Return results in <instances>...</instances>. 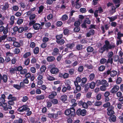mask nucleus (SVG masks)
<instances>
[{
	"mask_svg": "<svg viewBox=\"0 0 123 123\" xmlns=\"http://www.w3.org/2000/svg\"><path fill=\"white\" fill-rule=\"evenodd\" d=\"M55 59V58L53 56H48L47 58V60L49 62H52Z\"/></svg>",
	"mask_w": 123,
	"mask_h": 123,
	"instance_id": "nucleus-34",
	"label": "nucleus"
},
{
	"mask_svg": "<svg viewBox=\"0 0 123 123\" xmlns=\"http://www.w3.org/2000/svg\"><path fill=\"white\" fill-rule=\"evenodd\" d=\"M22 84H23V82H21L20 83V85H14L13 86L16 89H17L19 90H20L21 88V85Z\"/></svg>",
	"mask_w": 123,
	"mask_h": 123,
	"instance_id": "nucleus-16",
	"label": "nucleus"
},
{
	"mask_svg": "<svg viewBox=\"0 0 123 123\" xmlns=\"http://www.w3.org/2000/svg\"><path fill=\"white\" fill-rule=\"evenodd\" d=\"M36 98L37 99H44V96L43 95H41L37 96Z\"/></svg>",
	"mask_w": 123,
	"mask_h": 123,
	"instance_id": "nucleus-39",
	"label": "nucleus"
},
{
	"mask_svg": "<svg viewBox=\"0 0 123 123\" xmlns=\"http://www.w3.org/2000/svg\"><path fill=\"white\" fill-rule=\"evenodd\" d=\"M15 19V18L14 16H11L10 20L11 21L10 22V24L11 25H13L14 22V20Z\"/></svg>",
	"mask_w": 123,
	"mask_h": 123,
	"instance_id": "nucleus-32",
	"label": "nucleus"
},
{
	"mask_svg": "<svg viewBox=\"0 0 123 123\" xmlns=\"http://www.w3.org/2000/svg\"><path fill=\"white\" fill-rule=\"evenodd\" d=\"M1 79L3 80V81L5 82H6L7 80V76L6 75H3L2 77L1 78Z\"/></svg>",
	"mask_w": 123,
	"mask_h": 123,
	"instance_id": "nucleus-33",
	"label": "nucleus"
},
{
	"mask_svg": "<svg viewBox=\"0 0 123 123\" xmlns=\"http://www.w3.org/2000/svg\"><path fill=\"white\" fill-rule=\"evenodd\" d=\"M106 61V60L105 58H102L100 60V62L102 64H104Z\"/></svg>",
	"mask_w": 123,
	"mask_h": 123,
	"instance_id": "nucleus-64",
	"label": "nucleus"
},
{
	"mask_svg": "<svg viewBox=\"0 0 123 123\" xmlns=\"http://www.w3.org/2000/svg\"><path fill=\"white\" fill-rule=\"evenodd\" d=\"M74 70L73 69H69L68 72L69 74L71 75H72L74 74Z\"/></svg>",
	"mask_w": 123,
	"mask_h": 123,
	"instance_id": "nucleus-63",
	"label": "nucleus"
},
{
	"mask_svg": "<svg viewBox=\"0 0 123 123\" xmlns=\"http://www.w3.org/2000/svg\"><path fill=\"white\" fill-rule=\"evenodd\" d=\"M80 103L81 104L83 108H87L88 105L87 103L85 102H82V101L80 102Z\"/></svg>",
	"mask_w": 123,
	"mask_h": 123,
	"instance_id": "nucleus-30",
	"label": "nucleus"
},
{
	"mask_svg": "<svg viewBox=\"0 0 123 123\" xmlns=\"http://www.w3.org/2000/svg\"><path fill=\"white\" fill-rule=\"evenodd\" d=\"M56 42L57 43L60 45L63 44L65 42L64 40L63 39H62L60 40H57Z\"/></svg>",
	"mask_w": 123,
	"mask_h": 123,
	"instance_id": "nucleus-38",
	"label": "nucleus"
},
{
	"mask_svg": "<svg viewBox=\"0 0 123 123\" xmlns=\"http://www.w3.org/2000/svg\"><path fill=\"white\" fill-rule=\"evenodd\" d=\"M109 84L108 83L106 84V85H103L101 86L100 88V90L102 91H105L106 90V87L109 86Z\"/></svg>",
	"mask_w": 123,
	"mask_h": 123,
	"instance_id": "nucleus-14",
	"label": "nucleus"
},
{
	"mask_svg": "<svg viewBox=\"0 0 123 123\" xmlns=\"http://www.w3.org/2000/svg\"><path fill=\"white\" fill-rule=\"evenodd\" d=\"M80 24V22L79 21L75 22L74 23V25L75 26L77 27H79Z\"/></svg>",
	"mask_w": 123,
	"mask_h": 123,
	"instance_id": "nucleus-55",
	"label": "nucleus"
},
{
	"mask_svg": "<svg viewBox=\"0 0 123 123\" xmlns=\"http://www.w3.org/2000/svg\"><path fill=\"white\" fill-rule=\"evenodd\" d=\"M27 69H23L20 71V74L22 75L25 74L27 73Z\"/></svg>",
	"mask_w": 123,
	"mask_h": 123,
	"instance_id": "nucleus-42",
	"label": "nucleus"
},
{
	"mask_svg": "<svg viewBox=\"0 0 123 123\" xmlns=\"http://www.w3.org/2000/svg\"><path fill=\"white\" fill-rule=\"evenodd\" d=\"M13 45L16 47H19L20 46V44L18 42L15 41H13Z\"/></svg>",
	"mask_w": 123,
	"mask_h": 123,
	"instance_id": "nucleus-26",
	"label": "nucleus"
},
{
	"mask_svg": "<svg viewBox=\"0 0 123 123\" xmlns=\"http://www.w3.org/2000/svg\"><path fill=\"white\" fill-rule=\"evenodd\" d=\"M59 50L57 48H55L52 54L53 55H55L57 54L58 53Z\"/></svg>",
	"mask_w": 123,
	"mask_h": 123,
	"instance_id": "nucleus-18",
	"label": "nucleus"
},
{
	"mask_svg": "<svg viewBox=\"0 0 123 123\" xmlns=\"http://www.w3.org/2000/svg\"><path fill=\"white\" fill-rule=\"evenodd\" d=\"M23 19L21 18H19L18 20L17 23L18 25H20L23 22Z\"/></svg>",
	"mask_w": 123,
	"mask_h": 123,
	"instance_id": "nucleus-47",
	"label": "nucleus"
},
{
	"mask_svg": "<svg viewBox=\"0 0 123 123\" xmlns=\"http://www.w3.org/2000/svg\"><path fill=\"white\" fill-rule=\"evenodd\" d=\"M81 80V78L79 77H77L76 79L74 81L75 85H77L78 84V83L80 82Z\"/></svg>",
	"mask_w": 123,
	"mask_h": 123,
	"instance_id": "nucleus-13",
	"label": "nucleus"
},
{
	"mask_svg": "<svg viewBox=\"0 0 123 123\" xmlns=\"http://www.w3.org/2000/svg\"><path fill=\"white\" fill-rule=\"evenodd\" d=\"M2 107L5 111L7 110L8 109L11 110L12 108L11 106L7 105V104L5 102L3 103Z\"/></svg>",
	"mask_w": 123,
	"mask_h": 123,
	"instance_id": "nucleus-6",
	"label": "nucleus"
},
{
	"mask_svg": "<svg viewBox=\"0 0 123 123\" xmlns=\"http://www.w3.org/2000/svg\"><path fill=\"white\" fill-rule=\"evenodd\" d=\"M9 7V4L8 3H6L2 8V10L5 11L7 10Z\"/></svg>",
	"mask_w": 123,
	"mask_h": 123,
	"instance_id": "nucleus-20",
	"label": "nucleus"
},
{
	"mask_svg": "<svg viewBox=\"0 0 123 123\" xmlns=\"http://www.w3.org/2000/svg\"><path fill=\"white\" fill-rule=\"evenodd\" d=\"M102 104V102L101 101H97L94 103V105L96 106H98Z\"/></svg>",
	"mask_w": 123,
	"mask_h": 123,
	"instance_id": "nucleus-53",
	"label": "nucleus"
},
{
	"mask_svg": "<svg viewBox=\"0 0 123 123\" xmlns=\"http://www.w3.org/2000/svg\"><path fill=\"white\" fill-rule=\"evenodd\" d=\"M68 18V16L64 14L63 15L62 18L61 20L63 21H65L67 20Z\"/></svg>",
	"mask_w": 123,
	"mask_h": 123,
	"instance_id": "nucleus-31",
	"label": "nucleus"
},
{
	"mask_svg": "<svg viewBox=\"0 0 123 123\" xmlns=\"http://www.w3.org/2000/svg\"><path fill=\"white\" fill-rule=\"evenodd\" d=\"M18 111L20 112H22L24 111L28 112L30 110V109L25 106H23L19 108L17 110Z\"/></svg>",
	"mask_w": 123,
	"mask_h": 123,
	"instance_id": "nucleus-4",
	"label": "nucleus"
},
{
	"mask_svg": "<svg viewBox=\"0 0 123 123\" xmlns=\"http://www.w3.org/2000/svg\"><path fill=\"white\" fill-rule=\"evenodd\" d=\"M37 61L36 59L34 57H32L31 60V63L33 64L36 62Z\"/></svg>",
	"mask_w": 123,
	"mask_h": 123,
	"instance_id": "nucleus-40",
	"label": "nucleus"
},
{
	"mask_svg": "<svg viewBox=\"0 0 123 123\" xmlns=\"http://www.w3.org/2000/svg\"><path fill=\"white\" fill-rule=\"evenodd\" d=\"M120 0H113L114 2L116 4V6L117 7H119L120 5Z\"/></svg>",
	"mask_w": 123,
	"mask_h": 123,
	"instance_id": "nucleus-21",
	"label": "nucleus"
},
{
	"mask_svg": "<svg viewBox=\"0 0 123 123\" xmlns=\"http://www.w3.org/2000/svg\"><path fill=\"white\" fill-rule=\"evenodd\" d=\"M36 16V15L34 14H33L31 15L29 17V19L30 20H33L35 18Z\"/></svg>",
	"mask_w": 123,
	"mask_h": 123,
	"instance_id": "nucleus-43",
	"label": "nucleus"
},
{
	"mask_svg": "<svg viewBox=\"0 0 123 123\" xmlns=\"http://www.w3.org/2000/svg\"><path fill=\"white\" fill-rule=\"evenodd\" d=\"M10 73L12 74H13L15 73L16 71L15 68H11L10 69Z\"/></svg>",
	"mask_w": 123,
	"mask_h": 123,
	"instance_id": "nucleus-37",
	"label": "nucleus"
},
{
	"mask_svg": "<svg viewBox=\"0 0 123 123\" xmlns=\"http://www.w3.org/2000/svg\"><path fill=\"white\" fill-rule=\"evenodd\" d=\"M76 87V89L78 91H80L81 90V87L80 86L78 85V84L77 85H75Z\"/></svg>",
	"mask_w": 123,
	"mask_h": 123,
	"instance_id": "nucleus-54",
	"label": "nucleus"
},
{
	"mask_svg": "<svg viewBox=\"0 0 123 123\" xmlns=\"http://www.w3.org/2000/svg\"><path fill=\"white\" fill-rule=\"evenodd\" d=\"M119 87L117 85L115 86L110 91V92L112 93H115L119 89Z\"/></svg>",
	"mask_w": 123,
	"mask_h": 123,
	"instance_id": "nucleus-8",
	"label": "nucleus"
},
{
	"mask_svg": "<svg viewBox=\"0 0 123 123\" xmlns=\"http://www.w3.org/2000/svg\"><path fill=\"white\" fill-rule=\"evenodd\" d=\"M76 27L74 28V30L75 32H78L80 31V28L79 27Z\"/></svg>",
	"mask_w": 123,
	"mask_h": 123,
	"instance_id": "nucleus-62",
	"label": "nucleus"
},
{
	"mask_svg": "<svg viewBox=\"0 0 123 123\" xmlns=\"http://www.w3.org/2000/svg\"><path fill=\"white\" fill-rule=\"evenodd\" d=\"M109 119L110 121L115 122L116 120V117L114 115L111 116L110 118H109Z\"/></svg>",
	"mask_w": 123,
	"mask_h": 123,
	"instance_id": "nucleus-22",
	"label": "nucleus"
},
{
	"mask_svg": "<svg viewBox=\"0 0 123 123\" xmlns=\"http://www.w3.org/2000/svg\"><path fill=\"white\" fill-rule=\"evenodd\" d=\"M117 36V38L121 39V37H123V34L121 33L120 32H119L118 33Z\"/></svg>",
	"mask_w": 123,
	"mask_h": 123,
	"instance_id": "nucleus-52",
	"label": "nucleus"
},
{
	"mask_svg": "<svg viewBox=\"0 0 123 123\" xmlns=\"http://www.w3.org/2000/svg\"><path fill=\"white\" fill-rule=\"evenodd\" d=\"M71 88V87L69 85L67 86V87L65 86H64L62 89V91L63 92L65 93L67 92V90H70Z\"/></svg>",
	"mask_w": 123,
	"mask_h": 123,
	"instance_id": "nucleus-10",
	"label": "nucleus"
},
{
	"mask_svg": "<svg viewBox=\"0 0 123 123\" xmlns=\"http://www.w3.org/2000/svg\"><path fill=\"white\" fill-rule=\"evenodd\" d=\"M7 36L6 35H4L1 37H0V42H2L7 37Z\"/></svg>",
	"mask_w": 123,
	"mask_h": 123,
	"instance_id": "nucleus-46",
	"label": "nucleus"
},
{
	"mask_svg": "<svg viewBox=\"0 0 123 123\" xmlns=\"http://www.w3.org/2000/svg\"><path fill=\"white\" fill-rule=\"evenodd\" d=\"M94 30L91 29L86 34V36L89 37L91 35H93L94 34Z\"/></svg>",
	"mask_w": 123,
	"mask_h": 123,
	"instance_id": "nucleus-12",
	"label": "nucleus"
},
{
	"mask_svg": "<svg viewBox=\"0 0 123 123\" xmlns=\"http://www.w3.org/2000/svg\"><path fill=\"white\" fill-rule=\"evenodd\" d=\"M48 79L50 81L53 80H55V78L49 75L47 77Z\"/></svg>",
	"mask_w": 123,
	"mask_h": 123,
	"instance_id": "nucleus-61",
	"label": "nucleus"
},
{
	"mask_svg": "<svg viewBox=\"0 0 123 123\" xmlns=\"http://www.w3.org/2000/svg\"><path fill=\"white\" fill-rule=\"evenodd\" d=\"M43 8L44 7L43 6H41L39 7V10L38 11L39 13H40L42 12Z\"/></svg>",
	"mask_w": 123,
	"mask_h": 123,
	"instance_id": "nucleus-44",
	"label": "nucleus"
},
{
	"mask_svg": "<svg viewBox=\"0 0 123 123\" xmlns=\"http://www.w3.org/2000/svg\"><path fill=\"white\" fill-rule=\"evenodd\" d=\"M117 72L116 71H113L111 72L110 75L111 77H114L117 74Z\"/></svg>",
	"mask_w": 123,
	"mask_h": 123,
	"instance_id": "nucleus-27",
	"label": "nucleus"
},
{
	"mask_svg": "<svg viewBox=\"0 0 123 123\" xmlns=\"http://www.w3.org/2000/svg\"><path fill=\"white\" fill-rule=\"evenodd\" d=\"M19 9L18 7L17 6H14L12 7L13 10L15 11H18Z\"/></svg>",
	"mask_w": 123,
	"mask_h": 123,
	"instance_id": "nucleus-58",
	"label": "nucleus"
},
{
	"mask_svg": "<svg viewBox=\"0 0 123 123\" xmlns=\"http://www.w3.org/2000/svg\"><path fill=\"white\" fill-rule=\"evenodd\" d=\"M76 100L75 99H73L71 100V103L72 104V106L73 107H74L76 106L77 104L75 103Z\"/></svg>",
	"mask_w": 123,
	"mask_h": 123,
	"instance_id": "nucleus-29",
	"label": "nucleus"
},
{
	"mask_svg": "<svg viewBox=\"0 0 123 123\" xmlns=\"http://www.w3.org/2000/svg\"><path fill=\"white\" fill-rule=\"evenodd\" d=\"M59 71L58 69L57 68H53L51 69L50 70V72L53 74H56Z\"/></svg>",
	"mask_w": 123,
	"mask_h": 123,
	"instance_id": "nucleus-11",
	"label": "nucleus"
},
{
	"mask_svg": "<svg viewBox=\"0 0 123 123\" xmlns=\"http://www.w3.org/2000/svg\"><path fill=\"white\" fill-rule=\"evenodd\" d=\"M66 46L67 48L71 49L75 46V45L74 43H73L72 44H68L66 45Z\"/></svg>",
	"mask_w": 123,
	"mask_h": 123,
	"instance_id": "nucleus-28",
	"label": "nucleus"
},
{
	"mask_svg": "<svg viewBox=\"0 0 123 123\" xmlns=\"http://www.w3.org/2000/svg\"><path fill=\"white\" fill-rule=\"evenodd\" d=\"M122 79L120 77H118L116 83L117 84H119L122 81Z\"/></svg>",
	"mask_w": 123,
	"mask_h": 123,
	"instance_id": "nucleus-51",
	"label": "nucleus"
},
{
	"mask_svg": "<svg viewBox=\"0 0 123 123\" xmlns=\"http://www.w3.org/2000/svg\"><path fill=\"white\" fill-rule=\"evenodd\" d=\"M113 107L112 106L107 108V110L108 111L107 113L108 115L111 116L114 113V112L113 110Z\"/></svg>",
	"mask_w": 123,
	"mask_h": 123,
	"instance_id": "nucleus-5",
	"label": "nucleus"
},
{
	"mask_svg": "<svg viewBox=\"0 0 123 123\" xmlns=\"http://www.w3.org/2000/svg\"><path fill=\"white\" fill-rule=\"evenodd\" d=\"M30 70L31 72L33 73H35L36 72V69L33 67H31L30 68Z\"/></svg>",
	"mask_w": 123,
	"mask_h": 123,
	"instance_id": "nucleus-50",
	"label": "nucleus"
},
{
	"mask_svg": "<svg viewBox=\"0 0 123 123\" xmlns=\"http://www.w3.org/2000/svg\"><path fill=\"white\" fill-rule=\"evenodd\" d=\"M64 113L66 115L69 116L71 117H74L75 114V110L73 108L66 110Z\"/></svg>",
	"mask_w": 123,
	"mask_h": 123,
	"instance_id": "nucleus-2",
	"label": "nucleus"
},
{
	"mask_svg": "<svg viewBox=\"0 0 123 123\" xmlns=\"http://www.w3.org/2000/svg\"><path fill=\"white\" fill-rule=\"evenodd\" d=\"M111 104L109 102H108L105 104H104L103 106L104 107H107L110 106Z\"/></svg>",
	"mask_w": 123,
	"mask_h": 123,
	"instance_id": "nucleus-57",
	"label": "nucleus"
},
{
	"mask_svg": "<svg viewBox=\"0 0 123 123\" xmlns=\"http://www.w3.org/2000/svg\"><path fill=\"white\" fill-rule=\"evenodd\" d=\"M113 53L111 52L108 53V57L109 58L107 62H108L111 63V64L113 62V59L111 58L113 55Z\"/></svg>",
	"mask_w": 123,
	"mask_h": 123,
	"instance_id": "nucleus-9",
	"label": "nucleus"
},
{
	"mask_svg": "<svg viewBox=\"0 0 123 123\" xmlns=\"http://www.w3.org/2000/svg\"><path fill=\"white\" fill-rule=\"evenodd\" d=\"M37 75H38L37 77V79L38 80H41L43 79V74L42 73L38 72L37 74Z\"/></svg>",
	"mask_w": 123,
	"mask_h": 123,
	"instance_id": "nucleus-24",
	"label": "nucleus"
},
{
	"mask_svg": "<svg viewBox=\"0 0 123 123\" xmlns=\"http://www.w3.org/2000/svg\"><path fill=\"white\" fill-rule=\"evenodd\" d=\"M87 80L86 78L84 77L81 79L82 83L83 84L85 83L87 81Z\"/></svg>",
	"mask_w": 123,
	"mask_h": 123,
	"instance_id": "nucleus-60",
	"label": "nucleus"
},
{
	"mask_svg": "<svg viewBox=\"0 0 123 123\" xmlns=\"http://www.w3.org/2000/svg\"><path fill=\"white\" fill-rule=\"evenodd\" d=\"M30 62V60L29 58L26 59L25 62V64L26 65H28L29 64Z\"/></svg>",
	"mask_w": 123,
	"mask_h": 123,
	"instance_id": "nucleus-56",
	"label": "nucleus"
},
{
	"mask_svg": "<svg viewBox=\"0 0 123 123\" xmlns=\"http://www.w3.org/2000/svg\"><path fill=\"white\" fill-rule=\"evenodd\" d=\"M87 85L89 86L91 89H93L95 87V84L94 82H92L91 83H88Z\"/></svg>",
	"mask_w": 123,
	"mask_h": 123,
	"instance_id": "nucleus-19",
	"label": "nucleus"
},
{
	"mask_svg": "<svg viewBox=\"0 0 123 123\" xmlns=\"http://www.w3.org/2000/svg\"><path fill=\"white\" fill-rule=\"evenodd\" d=\"M31 53L30 52H27L25 54L23 55V57L24 58H26L30 56Z\"/></svg>",
	"mask_w": 123,
	"mask_h": 123,
	"instance_id": "nucleus-35",
	"label": "nucleus"
},
{
	"mask_svg": "<svg viewBox=\"0 0 123 123\" xmlns=\"http://www.w3.org/2000/svg\"><path fill=\"white\" fill-rule=\"evenodd\" d=\"M7 39L9 41H14L16 40V39L15 37H7Z\"/></svg>",
	"mask_w": 123,
	"mask_h": 123,
	"instance_id": "nucleus-25",
	"label": "nucleus"
},
{
	"mask_svg": "<svg viewBox=\"0 0 123 123\" xmlns=\"http://www.w3.org/2000/svg\"><path fill=\"white\" fill-rule=\"evenodd\" d=\"M39 51V49L38 48L36 47L34 49V52L35 54H37L38 53Z\"/></svg>",
	"mask_w": 123,
	"mask_h": 123,
	"instance_id": "nucleus-48",
	"label": "nucleus"
},
{
	"mask_svg": "<svg viewBox=\"0 0 123 123\" xmlns=\"http://www.w3.org/2000/svg\"><path fill=\"white\" fill-rule=\"evenodd\" d=\"M40 24L38 23H36L33 25V27L35 30H38L40 28Z\"/></svg>",
	"mask_w": 123,
	"mask_h": 123,
	"instance_id": "nucleus-15",
	"label": "nucleus"
},
{
	"mask_svg": "<svg viewBox=\"0 0 123 123\" xmlns=\"http://www.w3.org/2000/svg\"><path fill=\"white\" fill-rule=\"evenodd\" d=\"M105 69V67L104 66H101L98 68V70L99 71H104Z\"/></svg>",
	"mask_w": 123,
	"mask_h": 123,
	"instance_id": "nucleus-49",
	"label": "nucleus"
},
{
	"mask_svg": "<svg viewBox=\"0 0 123 123\" xmlns=\"http://www.w3.org/2000/svg\"><path fill=\"white\" fill-rule=\"evenodd\" d=\"M76 113L78 115H81L83 116H84L86 115V111L84 109L81 110L80 109H79L77 111Z\"/></svg>",
	"mask_w": 123,
	"mask_h": 123,
	"instance_id": "nucleus-3",
	"label": "nucleus"
},
{
	"mask_svg": "<svg viewBox=\"0 0 123 123\" xmlns=\"http://www.w3.org/2000/svg\"><path fill=\"white\" fill-rule=\"evenodd\" d=\"M105 44L103 47H101L99 50V52L101 53H102L105 50L108 51L109 49H111L114 48L115 47V44H109V42L107 40L105 41Z\"/></svg>",
	"mask_w": 123,
	"mask_h": 123,
	"instance_id": "nucleus-1",
	"label": "nucleus"
},
{
	"mask_svg": "<svg viewBox=\"0 0 123 123\" xmlns=\"http://www.w3.org/2000/svg\"><path fill=\"white\" fill-rule=\"evenodd\" d=\"M95 77V75L93 74H91L89 76V78L91 80H92Z\"/></svg>",
	"mask_w": 123,
	"mask_h": 123,
	"instance_id": "nucleus-59",
	"label": "nucleus"
},
{
	"mask_svg": "<svg viewBox=\"0 0 123 123\" xmlns=\"http://www.w3.org/2000/svg\"><path fill=\"white\" fill-rule=\"evenodd\" d=\"M7 98L9 99H11L12 100L15 101L16 100V98L11 94H10L8 96Z\"/></svg>",
	"mask_w": 123,
	"mask_h": 123,
	"instance_id": "nucleus-17",
	"label": "nucleus"
},
{
	"mask_svg": "<svg viewBox=\"0 0 123 123\" xmlns=\"http://www.w3.org/2000/svg\"><path fill=\"white\" fill-rule=\"evenodd\" d=\"M46 68L45 66H43L40 68V70L41 72L42 73V72H45V70L46 69Z\"/></svg>",
	"mask_w": 123,
	"mask_h": 123,
	"instance_id": "nucleus-36",
	"label": "nucleus"
},
{
	"mask_svg": "<svg viewBox=\"0 0 123 123\" xmlns=\"http://www.w3.org/2000/svg\"><path fill=\"white\" fill-rule=\"evenodd\" d=\"M5 96L4 94H2L1 95V97L0 98V101L3 103H4L5 101Z\"/></svg>",
	"mask_w": 123,
	"mask_h": 123,
	"instance_id": "nucleus-23",
	"label": "nucleus"
},
{
	"mask_svg": "<svg viewBox=\"0 0 123 123\" xmlns=\"http://www.w3.org/2000/svg\"><path fill=\"white\" fill-rule=\"evenodd\" d=\"M68 97L65 94L62 95L60 97V99L63 102L66 103L67 101Z\"/></svg>",
	"mask_w": 123,
	"mask_h": 123,
	"instance_id": "nucleus-7",
	"label": "nucleus"
},
{
	"mask_svg": "<svg viewBox=\"0 0 123 123\" xmlns=\"http://www.w3.org/2000/svg\"><path fill=\"white\" fill-rule=\"evenodd\" d=\"M87 51L88 52H91L93 50V49L91 47H89L87 49Z\"/></svg>",
	"mask_w": 123,
	"mask_h": 123,
	"instance_id": "nucleus-45",
	"label": "nucleus"
},
{
	"mask_svg": "<svg viewBox=\"0 0 123 123\" xmlns=\"http://www.w3.org/2000/svg\"><path fill=\"white\" fill-rule=\"evenodd\" d=\"M109 19L110 20V21L111 22H112L113 21H114L117 18V16H112L111 17H109Z\"/></svg>",
	"mask_w": 123,
	"mask_h": 123,
	"instance_id": "nucleus-41",
	"label": "nucleus"
}]
</instances>
